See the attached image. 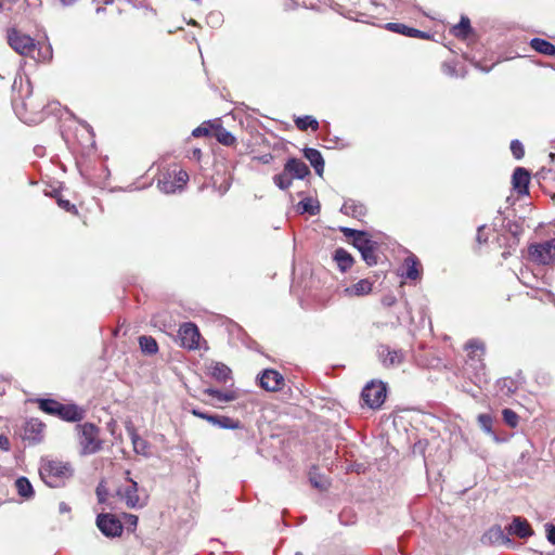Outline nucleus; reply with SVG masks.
<instances>
[{"label": "nucleus", "mask_w": 555, "mask_h": 555, "mask_svg": "<svg viewBox=\"0 0 555 555\" xmlns=\"http://www.w3.org/2000/svg\"><path fill=\"white\" fill-rule=\"evenodd\" d=\"M139 346L141 351L145 354L153 356L158 352V344L156 339L152 336H140Z\"/></svg>", "instance_id": "30"}, {"label": "nucleus", "mask_w": 555, "mask_h": 555, "mask_svg": "<svg viewBox=\"0 0 555 555\" xmlns=\"http://www.w3.org/2000/svg\"><path fill=\"white\" fill-rule=\"evenodd\" d=\"M310 481L311 483L315 487V488H321L322 486L318 482V479H314L313 477H310Z\"/></svg>", "instance_id": "62"}, {"label": "nucleus", "mask_w": 555, "mask_h": 555, "mask_svg": "<svg viewBox=\"0 0 555 555\" xmlns=\"http://www.w3.org/2000/svg\"><path fill=\"white\" fill-rule=\"evenodd\" d=\"M422 264L414 254H410L403 261L398 274L406 280L416 281L421 278Z\"/></svg>", "instance_id": "14"}, {"label": "nucleus", "mask_w": 555, "mask_h": 555, "mask_svg": "<svg viewBox=\"0 0 555 555\" xmlns=\"http://www.w3.org/2000/svg\"><path fill=\"white\" fill-rule=\"evenodd\" d=\"M55 416L66 422H79L85 417V410L76 404L61 403Z\"/></svg>", "instance_id": "19"}, {"label": "nucleus", "mask_w": 555, "mask_h": 555, "mask_svg": "<svg viewBox=\"0 0 555 555\" xmlns=\"http://www.w3.org/2000/svg\"><path fill=\"white\" fill-rule=\"evenodd\" d=\"M7 40L9 46L22 56L46 62L52 59V48L50 44L41 47L30 36L12 27L7 30Z\"/></svg>", "instance_id": "1"}, {"label": "nucleus", "mask_w": 555, "mask_h": 555, "mask_svg": "<svg viewBox=\"0 0 555 555\" xmlns=\"http://www.w3.org/2000/svg\"><path fill=\"white\" fill-rule=\"evenodd\" d=\"M476 67L479 68L481 72L489 73L492 69L493 65L490 67H482L479 64H476Z\"/></svg>", "instance_id": "61"}, {"label": "nucleus", "mask_w": 555, "mask_h": 555, "mask_svg": "<svg viewBox=\"0 0 555 555\" xmlns=\"http://www.w3.org/2000/svg\"><path fill=\"white\" fill-rule=\"evenodd\" d=\"M96 527L107 538L120 537L124 530L121 521L111 513H101L96 516Z\"/></svg>", "instance_id": "7"}, {"label": "nucleus", "mask_w": 555, "mask_h": 555, "mask_svg": "<svg viewBox=\"0 0 555 555\" xmlns=\"http://www.w3.org/2000/svg\"><path fill=\"white\" fill-rule=\"evenodd\" d=\"M15 487H16V490H17V493L28 500V499H31L34 496V488L30 483V481L28 480V478L26 477H18L15 481Z\"/></svg>", "instance_id": "32"}, {"label": "nucleus", "mask_w": 555, "mask_h": 555, "mask_svg": "<svg viewBox=\"0 0 555 555\" xmlns=\"http://www.w3.org/2000/svg\"><path fill=\"white\" fill-rule=\"evenodd\" d=\"M209 134V129L205 126V124L198 126L192 131V135L195 138L205 137Z\"/></svg>", "instance_id": "52"}, {"label": "nucleus", "mask_w": 555, "mask_h": 555, "mask_svg": "<svg viewBox=\"0 0 555 555\" xmlns=\"http://www.w3.org/2000/svg\"><path fill=\"white\" fill-rule=\"evenodd\" d=\"M284 169L292 178L302 180L310 175L309 167L299 158L291 157L284 165Z\"/></svg>", "instance_id": "18"}, {"label": "nucleus", "mask_w": 555, "mask_h": 555, "mask_svg": "<svg viewBox=\"0 0 555 555\" xmlns=\"http://www.w3.org/2000/svg\"><path fill=\"white\" fill-rule=\"evenodd\" d=\"M351 243H352L353 247H356L359 251L366 249V247H369V246L376 245V243L373 242L370 238V235L364 231H360V234H358L354 237V240H352Z\"/></svg>", "instance_id": "36"}, {"label": "nucleus", "mask_w": 555, "mask_h": 555, "mask_svg": "<svg viewBox=\"0 0 555 555\" xmlns=\"http://www.w3.org/2000/svg\"><path fill=\"white\" fill-rule=\"evenodd\" d=\"M59 206L69 212H77V209L74 204H72L68 199L59 198L57 199Z\"/></svg>", "instance_id": "50"}, {"label": "nucleus", "mask_w": 555, "mask_h": 555, "mask_svg": "<svg viewBox=\"0 0 555 555\" xmlns=\"http://www.w3.org/2000/svg\"><path fill=\"white\" fill-rule=\"evenodd\" d=\"M529 256L540 264H548L555 260V238L529 246Z\"/></svg>", "instance_id": "6"}, {"label": "nucleus", "mask_w": 555, "mask_h": 555, "mask_svg": "<svg viewBox=\"0 0 555 555\" xmlns=\"http://www.w3.org/2000/svg\"><path fill=\"white\" fill-rule=\"evenodd\" d=\"M384 29H387V30H390V31H393V33H397V34H401V35H404L406 37H412V38L428 39L430 37V35L428 33L420 30V29H416V28H413V27H410V26H406V25H404L402 23H387V24H384Z\"/></svg>", "instance_id": "20"}, {"label": "nucleus", "mask_w": 555, "mask_h": 555, "mask_svg": "<svg viewBox=\"0 0 555 555\" xmlns=\"http://www.w3.org/2000/svg\"><path fill=\"white\" fill-rule=\"evenodd\" d=\"M506 530L508 534L516 535L520 539H527L534 533L529 521L520 516H514Z\"/></svg>", "instance_id": "16"}, {"label": "nucleus", "mask_w": 555, "mask_h": 555, "mask_svg": "<svg viewBox=\"0 0 555 555\" xmlns=\"http://www.w3.org/2000/svg\"><path fill=\"white\" fill-rule=\"evenodd\" d=\"M35 402L38 404L42 412L54 416L57 413L59 406L61 405V402L49 398H37L35 399Z\"/></svg>", "instance_id": "31"}, {"label": "nucleus", "mask_w": 555, "mask_h": 555, "mask_svg": "<svg viewBox=\"0 0 555 555\" xmlns=\"http://www.w3.org/2000/svg\"><path fill=\"white\" fill-rule=\"evenodd\" d=\"M59 512L61 514L69 513L70 512V507L65 502H61L59 504Z\"/></svg>", "instance_id": "58"}, {"label": "nucleus", "mask_w": 555, "mask_h": 555, "mask_svg": "<svg viewBox=\"0 0 555 555\" xmlns=\"http://www.w3.org/2000/svg\"><path fill=\"white\" fill-rule=\"evenodd\" d=\"M295 125L301 131H306L308 128H311L313 131L319 129V121L310 115L297 117L295 119Z\"/></svg>", "instance_id": "33"}, {"label": "nucleus", "mask_w": 555, "mask_h": 555, "mask_svg": "<svg viewBox=\"0 0 555 555\" xmlns=\"http://www.w3.org/2000/svg\"><path fill=\"white\" fill-rule=\"evenodd\" d=\"M126 519H127V522L129 526H132V527H137L138 525V516L133 515V514H126Z\"/></svg>", "instance_id": "56"}, {"label": "nucleus", "mask_w": 555, "mask_h": 555, "mask_svg": "<svg viewBox=\"0 0 555 555\" xmlns=\"http://www.w3.org/2000/svg\"><path fill=\"white\" fill-rule=\"evenodd\" d=\"M273 159V156L272 154L268 153V154H263L261 156L258 157V160L262 164H269L271 163Z\"/></svg>", "instance_id": "57"}, {"label": "nucleus", "mask_w": 555, "mask_h": 555, "mask_svg": "<svg viewBox=\"0 0 555 555\" xmlns=\"http://www.w3.org/2000/svg\"><path fill=\"white\" fill-rule=\"evenodd\" d=\"M127 433L133 446V451L137 454L149 456L150 455V443L141 438L133 426L126 427Z\"/></svg>", "instance_id": "22"}, {"label": "nucleus", "mask_w": 555, "mask_h": 555, "mask_svg": "<svg viewBox=\"0 0 555 555\" xmlns=\"http://www.w3.org/2000/svg\"><path fill=\"white\" fill-rule=\"evenodd\" d=\"M498 387L504 396H511L517 390L516 382L509 377L499 379Z\"/></svg>", "instance_id": "39"}, {"label": "nucleus", "mask_w": 555, "mask_h": 555, "mask_svg": "<svg viewBox=\"0 0 555 555\" xmlns=\"http://www.w3.org/2000/svg\"><path fill=\"white\" fill-rule=\"evenodd\" d=\"M502 415H503L504 422L509 427H512V428L517 427L518 421H519V416H518V414L515 411H513L512 409H504L502 411Z\"/></svg>", "instance_id": "42"}, {"label": "nucleus", "mask_w": 555, "mask_h": 555, "mask_svg": "<svg viewBox=\"0 0 555 555\" xmlns=\"http://www.w3.org/2000/svg\"><path fill=\"white\" fill-rule=\"evenodd\" d=\"M452 33L457 38L466 39L473 33L470 20L462 15L459 24L452 28Z\"/></svg>", "instance_id": "28"}, {"label": "nucleus", "mask_w": 555, "mask_h": 555, "mask_svg": "<svg viewBox=\"0 0 555 555\" xmlns=\"http://www.w3.org/2000/svg\"><path fill=\"white\" fill-rule=\"evenodd\" d=\"M442 73L449 77H457L456 64L454 62H443L441 66Z\"/></svg>", "instance_id": "47"}, {"label": "nucleus", "mask_w": 555, "mask_h": 555, "mask_svg": "<svg viewBox=\"0 0 555 555\" xmlns=\"http://www.w3.org/2000/svg\"><path fill=\"white\" fill-rule=\"evenodd\" d=\"M546 539L551 544H555V525L552 522L545 524Z\"/></svg>", "instance_id": "49"}, {"label": "nucleus", "mask_w": 555, "mask_h": 555, "mask_svg": "<svg viewBox=\"0 0 555 555\" xmlns=\"http://www.w3.org/2000/svg\"><path fill=\"white\" fill-rule=\"evenodd\" d=\"M210 376L219 383H225L231 378V370L221 362H212L208 367Z\"/></svg>", "instance_id": "23"}, {"label": "nucleus", "mask_w": 555, "mask_h": 555, "mask_svg": "<svg viewBox=\"0 0 555 555\" xmlns=\"http://www.w3.org/2000/svg\"><path fill=\"white\" fill-rule=\"evenodd\" d=\"M485 228H486V225H480V227L477 229V236H476V240H477V242H478L479 244L487 243V241H488V236L483 233Z\"/></svg>", "instance_id": "53"}, {"label": "nucleus", "mask_w": 555, "mask_h": 555, "mask_svg": "<svg viewBox=\"0 0 555 555\" xmlns=\"http://www.w3.org/2000/svg\"><path fill=\"white\" fill-rule=\"evenodd\" d=\"M333 259L341 272H346L353 264V257L344 248H337L333 254Z\"/></svg>", "instance_id": "25"}, {"label": "nucleus", "mask_w": 555, "mask_h": 555, "mask_svg": "<svg viewBox=\"0 0 555 555\" xmlns=\"http://www.w3.org/2000/svg\"><path fill=\"white\" fill-rule=\"evenodd\" d=\"M468 350V359L465 362V373L474 378V383H481L485 377V344L479 339H470L465 345Z\"/></svg>", "instance_id": "3"}, {"label": "nucleus", "mask_w": 555, "mask_h": 555, "mask_svg": "<svg viewBox=\"0 0 555 555\" xmlns=\"http://www.w3.org/2000/svg\"><path fill=\"white\" fill-rule=\"evenodd\" d=\"M216 138L219 143H221L225 146H231L236 142V139L232 134V132H230L229 130H227L225 128H223L221 126L217 127Z\"/></svg>", "instance_id": "37"}, {"label": "nucleus", "mask_w": 555, "mask_h": 555, "mask_svg": "<svg viewBox=\"0 0 555 555\" xmlns=\"http://www.w3.org/2000/svg\"><path fill=\"white\" fill-rule=\"evenodd\" d=\"M481 543L485 545H513V540L505 534L500 525L489 528L481 537Z\"/></svg>", "instance_id": "13"}, {"label": "nucleus", "mask_w": 555, "mask_h": 555, "mask_svg": "<svg viewBox=\"0 0 555 555\" xmlns=\"http://www.w3.org/2000/svg\"><path fill=\"white\" fill-rule=\"evenodd\" d=\"M44 424L38 418H30L24 425V440L38 443L42 439Z\"/></svg>", "instance_id": "17"}, {"label": "nucleus", "mask_w": 555, "mask_h": 555, "mask_svg": "<svg viewBox=\"0 0 555 555\" xmlns=\"http://www.w3.org/2000/svg\"><path fill=\"white\" fill-rule=\"evenodd\" d=\"M332 141L335 143V146L339 149H347L350 146V143L348 141L340 139L338 137H335V139Z\"/></svg>", "instance_id": "55"}, {"label": "nucleus", "mask_w": 555, "mask_h": 555, "mask_svg": "<svg viewBox=\"0 0 555 555\" xmlns=\"http://www.w3.org/2000/svg\"><path fill=\"white\" fill-rule=\"evenodd\" d=\"M372 291V283L367 279L360 280L356 284L344 289L349 296H364Z\"/></svg>", "instance_id": "27"}, {"label": "nucleus", "mask_w": 555, "mask_h": 555, "mask_svg": "<svg viewBox=\"0 0 555 555\" xmlns=\"http://www.w3.org/2000/svg\"><path fill=\"white\" fill-rule=\"evenodd\" d=\"M383 452H384V455H389L390 454V448L388 446H384Z\"/></svg>", "instance_id": "64"}, {"label": "nucleus", "mask_w": 555, "mask_h": 555, "mask_svg": "<svg viewBox=\"0 0 555 555\" xmlns=\"http://www.w3.org/2000/svg\"><path fill=\"white\" fill-rule=\"evenodd\" d=\"M529 46L538 53L554 56L555 46L546 39L534 37L530 40Z\"/></svg>", "instance_id": "24"}, {"label": "nucleus", "mask_w": 555, "mask_h": 555, "mask_svg": "<svg viewBox=\"0 0 555 555\" xmlns=\"http://www.w3.org/2000/svg\"><path fill=\"white\" fill-rule=\"evenodd\" d=\"M297 210L300 214H308L310 216H315L320 212V204L318 201H315L311 197H306L298 203Z\"/></svg>", "instance_id": "29"}, {"label": "nucleus", "mask_w": 555, "mask_h": 555, "mask_svg": "<svg viewBox=\"0 0 555 555\" xmlns=\"http://www.w3.org/2000/svg\"><path fill=\"white\" fill-rule=\"evenodd\" d=\"M478 424L480 428L489 434L494 441L500 442L501 439L495 435V433L492 429L493 420L490 414H479L478 415Z\"/></svg>", "instance_id": "34"}, {"label": "nucleus", "mask_w": 555, "mask_h": 555, "mask_svg": "<svg viewBox=\"0 0 555 555\" xmlns=\"http://www.w3.org/2000/svg\"><path fill=\"white\" fill-rule=\"evenodd\" d=\"M179 190L182 191L183 186L186 184V182L189 181V175L185 170H179L176 172L175 175V180H173Z\"/></svg>", "instance_id": "46"}, {"label": "nucleus", "mask_w": 555, "mask_h": 555, "mask_svg": "<svg viewBox=\"0 0 555 555\" xmlns=\"http://www.w3.org/2000/svg\"><path fill=\"white\" fill-rule=\"evenodd\" d=\"M273 182L280 190H287L291 188L293 181L288 172L283 169L281 173L273 176Z\"/></svg>", "instance_id": "40"}, {"label": "nucleus", "mask_w": 555, "mask_h": 555, "mask_svg": "<svg viewBox=\"0 0 555 555\" xmlns=\"http://www.w3.org/2000/svg\"><path fill=\"white\" fill-rule=\"evenodd\" d=\"M158 188L165 194H173L177 191H180L177 183L170 179V177H164L158 180Z\"/></svg>", "instance_id": "41"}, {"label": "nucleus", "mask_w": 555, "mask_h": 555, "mask_svg": "<svg viewBox=\"0 0 555 555\" xmlns=\"http://www.w3.org/2000/svg\"><path fill=\"white\" fill-rule=\"evenodd\" d=\"M77 0H60L61 4L63 7H70L73 5Z\"/></svg>", "instance_id": "60"}, {"label": "nucleus", "mask_w": 555, "mask_h": 555, "mask_svg": "<svg viewBox=\"0 0 555 555\" xmlns=\"http://www.w3.org/2000/svg\"><path fill=\"white\" fill-rule=\"evenodd\" d=\"M201 156H202V151L201 149H194L192 151V157L196 160H199L201 159Z\"/></svg>", "instance_id": "59"}, {"label": "nucleus", "mask_w": 555, "mask_h": 555, "mask_svg": "<svg viewBox=\"0 0 555 555\" xmlns=\"http://www.w3.org/2000/svg\"><path fill=\"white\" fill-rule=\"evenodd\" d=\"M178 337L183 348L196 350L199 346L201 334L198 327L192 322H185L180 325Z\"/></svg>", "instance_id": "8"}, {"label": "nucleus", "mask_w": 555, "mask_h": 555, "mask_svg": "<svg viewBox=\"0 0 555 555\" xmlns=\"http://www.w3.org/2000/svg\"><path fill=\"white\" fill-rule=\"evenodd\" d=\"M511 152L516 159H521L525 155V149L522 143L518 139H514L511 142Z\"/></svg>", "instance_id": "44"}, {"label": "nucleus", "mask_w": 555, "mask_h": 555, "mask_svg": "<svg viewBox=\"0 0 555 555\" xmlns=\"http://www.w3.org/2000/svg\"><path fill=\"white\" fill-rule=\"evenodd\" d=\"M130 485L124 489H119L117 494L125 501L129 508H142L146 505V498H140L138 482L131 478H127Z\"/></svg>", "instance_id": "9"}, {"label": "nucleus", "mask_w": 555, "mask_h": 555, "mask_svg": "<svg viewBox=\"0 0 555 555\" xmlns=\"http://www.w3.org/2000/svg\"><path fill=\"white\" fill-rule=\"evenodd\" d=\"M339 231L348 238L354 240V237L360 234V230L351 229L348 227H340Z\"/></svg>", "instance_id": "51"}, {"label": "nucleus", "mask_w": 555, "mask_h": 555, "mask_svg": "<svg viewBox=\"0 0 555 555\" xmlns=\"http://www.w3.org/2000/svg\"><path fill=\"white\" fill-rule=\"evenodd\" d=\"M361 400L371 409L382 406V379H373L367 383L362 389Z\"/></svg>", "instance_id": "10"}, {"label": "nucleus", "mask_w": 555, "mask_h": 555, "mask_svg": "<svg viewBox=\"0 0 555 555\" xmlns=\"http://www.w3.org/2000/svg\"><path fill=\"white\" fill-rule=\"evenodd\" d=\"M411 312L408 302L384 295V325L398 326L411 323Z\"/></svg>", "instance_id": "4"}, {"label": "nucleus", "mask_w": 555, "mask_h": 555, "mask_svg": "<svg viewBox=\"0 0 555 555\" xmlns=\"http://www.w3.org/2000/svg\"><path fill=\"white\" fill-rule=\"evenodd\" d=\"M95 494H96V498H98V502L100 504H105L106 501H107V496H108V490L107 488L105 487L104 482L101 481L96 489H95Z\"/></svg>", "instance_id": "45"}, {"label": "nucleus", "mask_w": 555, "mask_h": 555, "mask_svg": "<svg viewBox=\"0 0 555 555\" xmlns=\"http://www.w3.org/2000/svg\"><path fill=\"white\" fill-rule=\"evenodd\" d=\"M304 157L310 163L318 176H322L324 172V158L321 152L313 147H305L302 150Z\"/></svg>", "instance_id": "21"}, {"label": "nucleus", "mask_w": 555, "mask_h": 555, "mask_svg": "<svg viewBox=\"0 0 555 555\" xmlns=\"http://www.w3.org/2000/svg\"><path fill=\"white\" fill-rule=\"evenodd\" d=\"M340 211L346 216L360 219L365 215V207L363 204L353 199H346L340 208Z\"/></svg>", "instance_id": "26"}, {"label": "nucleus", "mask_w": 555, "mask_h": 555, "mask_svg": "<svg viewBox=\"0 0 555 555\" xmlns=\"http://www.w3.org/2000/svg\"><path fill=\"white\" fill-rule=\"evenodd\" d=\"M404 352L402 350H389L387 349V356L384 357V366L390 365L396 366L403 362Z\"/></svg>", "instance_id": "35"}, {"label": "nucleus", "mask_w": 555, "mask_h": 555, "mask_svg": "<svg viewBox=\"0 0 555 555\" xmlns=\"http://www.w3.org/2000/svg\"><path fill=\"white\" fill-rule=\"evenodd\" d=\"M191 413L194 416H197L202 420L207 421L212 426L223 428V429H237L241 427V423L236 420H233L229 416L224 415H217V414H209L206 412H203L198 409H192Z\"/></svg>", "instance_id": "11"}, {"label": "nucleus", "mask_w": 555, "mask_h": 555, "mask_svg": "<svg viewBox=\"0 0 555 555\" xmlns=\"http://www.w3.org/2000/svg\"><path fill=\"white\" fill-rule=\"evenodd\" d=\"M79 433L80 454L90 455L102 449V440L99 438L100 429L93 423H85L77 425Z\"/></svg>", "instance_id": "5"}, {"label": "nucleus", "mask_w": 555, "mask_h": 555, "mask_svg": "<svg viewBox=\"0 0 555 555\" xmlns=\"http://www.w3.org/2000/svg\"><path fill=\"white\" fill-rule=\"evenodd\" d=\"M204 392L210 397L216 398L220 402H230L235 400V395L232 391L224 392L215 388H207L204 390Z\"/></svg>", "instance_id": "38"}, {"label": "nucleus", "mask_w": 555, "mask_h": 555, "mask_svg": "<svg viewBox=\"0 0 555 555\" xmlns=\"http://www.w3.org/2000/svg\"><path fill=\"white\" fill-rule=\"evenodd\" d=\"M375 246H369L366 249L360 251L362 259L366 262L369 266H373L377 263V257L375 255Z\"/></svg>", "instance_id": "43"}, {"label": "nucleus", "mask_w": 555, "mask_h": 555, "mask_svg": "<svg viewBox=\"0 0 555 555\" xmlns=\"http://www.w3.org/2000/svg\"><path fill=\"white\" fill-rule=\"evenodd\" d=\"M512 183L514 190L518 195L524 196L529 194L530 172L524 167H517L512 176Z\"/></svg>", "instance_id": "15"}, {"label": "nucleus", "mask_w": 555, "mask_h": 555, "mask_svg": "<svg viewBox=\"0 0 555 555\" xmlns=\"http://www.w3.org/2000/svg\"><path fill=\"white\" fill-rule=\"evenodd\" d=\"M74 467L69 462L42 459L39 475L42 481L50 488H62L74 476Z\"/></svg>", "instance_id": "2"}, {"label": "nucleus", "mask_w": 555, "mask_h": 555, "mask_svg": "<svg viewBox=\"0 0 555 555\" xmlns=\"http://www.w3.org/2000/svg\"><path fill=\"white\" fill-rule=\"evenodd\" d=\"M259 386L267 391H279L284 385V377L273 369H266L258 375Z\"/></svg>", "instance_id": "12"}, {"label": "nucleus", "mask_w": 555, "mask_h": 555, "mask_svg": "<svg viewBox=\"0 0 555 555\" xmlns=\"http://www.w3.org/2000/svg\"><path fill=\"white\" fill-rule=\"evenodd\" d=\"M11 448L10 440L7 436L0 435V450L9 451Z\"/></svg>", "instance_id": "54"}, {"label": "nucleus", "mask_w": 555, "mask_h": 555, "mask_svg": "<svg viewBox=\"0 0 555 555\" xmlns=\"http://www.w3.org/2000/svg\"><path fill=\"white\" fill-rule=\"evenodd\" d=\"M416 450H420L421 452H423V446H422V442H421V441H418L417 443H415V444H414V452H415Z\"/></svg>", "instance_id": "63"}, {"label": "nucleus", "mask_w": 555, "mask_h": 555, "mask_svg": "<svg viewBox=\"0 0 555 555\" xmlns=\"http://www.w3.org/2000/svg\"><path fill=\"white\" fill-rule=\"evenodd\" d=\"M207 23L211 26H219L222 23V14L219 12H211L207 16Z\"/></svg>", "instance_id": "48"}]
</instances>
